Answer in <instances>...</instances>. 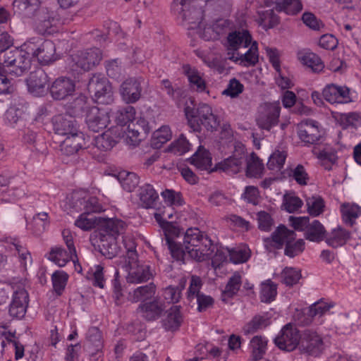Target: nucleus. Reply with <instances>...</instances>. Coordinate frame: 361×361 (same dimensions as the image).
I'll list each match as a JSON object with an SVG mask.
<instances>
[{
  "mask_svg": "<svg viewBox=\"0 0 361 361\" xmlns=\"http://www.w3.org/2000/svg\"><path fill=\"white\" fill-rule=\"evenodd\" d=\"M180 247L183 251V258L186 255L197 262H204L210 259L214 251L212 240L197 228L186 230Z\"/></svg>",
  "mask_w": 361,
  "mask_h": 361,
  "instance_id": "nucleus-1",
  "label": "nucleus"
},
{
  "mask_svg": "<svg viewBox=\"0 0 361 361\" xmlns=\"http://www.w3.org/2000/svg\"><path fill=\"white\" fill-rule=\"evenodd\" d=\"M192 0H174L171 9L178 18L183 21H188L189 29H197V33L206 41L218 39L217 34L214 31L212 25H207L202 28V18L203 11L201 8H191Z\"/></svg>",
  "mask_w": 361,
  "mask_h": 361,
  "instance_id": "nucleus-2",
  "label": "nucleus"
},
{
  "mask_svg": "<svg viewBox=\"0 0 361 361\" xmlns=\"http://www.w3.org/2000/svg\"><path fill=\"white\" fill-rule=\"evenodd\" d=\"M185 113L188 125L193 131H200L202 126L207 130L213 131L219 125L216 116L213 114L212 108L208 104H200L196 109L187 107Z\"/></svg>",
  "mask_w": 361,
  "mask_h": 361,
  "instance_id": "nucleus-3",
  "label": "nucleus"
},
{
  "mask_svg": "<svg viewBox=\"0 0 361 361\" xmlns=\"http://www.w3.org/2000/svg\"><path fill=\"white\" fill-rule=\"evenodd\" d=\"M23 47L28 55L37 58L42 65H49L57 59L55 44L50 40L31 38L24 43Z\"/></svg>",
  "mask_w": 361,
  "mask_h": 361,
  "instance_id": "nucleus-4",
  "label": "nucleus"
},
{
  "mask_svg": "<svg viewBox=\"0 0 361 361\" xmlns=\"http://www.w3.org/2000/svg\"><path fill=\"white\" fill-rule=\"evenodd\" d=\"M299 350L314 357L320 355L326 348L323 336L312 329H307L300 334Z\"/></svg>",
  "mask_w": 361,
  "mask_h": 361,
  "instance_id": "nucleus-5",
  "label": "nucleus"
},
{
  "mask_svg": "<svg viewBox=\"0 0 361 361\" xmlns=\"http://www.w3.org/2000/svg\"><path fill=\"white\" fill-rule=\"evenodd\" d=\"M130 259H126L123 268L128 273L126 280L130 283H140L149 280L152 276L150 266L138 259L137 256L132 254Z\"/></svg>",
  "mask_w": 361,
  "mask_h": 361,
  "instance_id": "nucleus-6",
  "label": "nucleus"
},
{
  "mask_svg": "<svg viewBox=\"0 0 361 361\" xmlns=\"http://www.w3.org/2000/svg\"><path fill=\"white\" fill-rule=\"evenodd\" d=\"M154 218L163 229L166 245L173 258L183 261V251L180 247V243L175 240L176 238L179 237L180 230L171 223L162 220L160 214L155 213Z\"/></svg>",
  "mask_w": 361,
  "mask_h": 361,
  "instance_id": "nucleus-7",
  "label": "nucleus"
},
{
  "mask_svg": "<svg viewBox=\"0 0 361 361\" xmlns=\"http://www.w3.org/2000/svg\"><path fill=\"white\" fill-rule=\"evenodd\" d=\"M87 89L98 103L110 104L113 102V91L109 81L102 74H94L90 79Z\"/></svg>",
  "mask_w": 361,
  "mask_h": 361,
  "instance_id": "nucleus-8",
  "label": "nucleus"
},
{
  "mask_svg": "<svg viewBox=\"0 0 361 361\" xmlns=\"http://www.w3.org/2000/svg\"><path fill=\"white\" fill-rule=\"evenodd\" d=\"M30 56L22 47V49H16L6 53L4 63L10 68V73L20 76L30 68Z\"/></svg>",
  "mask_w": 361,
  "mask_h": 361,
  "instance_id": "nucleus-9",
  "label": "nucleus"
},
{
  "mask_svg": "<svg viewBox=\"0 0 361 361\" xmlns=\"http://www.w3.org/2000/svg\"><path fill=\"white\" fill-rule=\"evenodd\" d=\"M280 111L279 102L261 104L256 118L257 126L262 129L270 130L278 124Z\"/></svg>",
  "mask_w": 361,
  "mask_h": 361,
  "instance_id": "nucleus-10",
  "label": "nucleus"
},
{
  "mask_svg": "<svg viewBox=\"0 0 361 361\" xmlns=\"http://www.w3.org/2000/svg\"><path fill=\"white\" fill-rule=\"evenodd\" d=\"M298 135L302 142L315 145L322 139L324 130L318 121L306 119L298 125Z\"/></svg>",
  "mask_w": 361,
  "mask_h": 361,
  "instance_id": "nucleus-11",
  "label": "nucleus"
},
{
  "mask_svg": "<svg viewBox=\"0 0 361 361\" xmlns=\"http://www.w3.org/2000/svg\"><path fill=\"white\" fill-rule=\"evenodd\" d=\"M74 71H87L99 64L102 60L101 51L97 48L81 51L71 56Z\"/></svg>",
  "mask_w": 361,
  "mask_h": 361,
  "instance_id": "nucleus-12",
  "label": "nucleus"
},
{
  "mask_svg": "<svg viewBox=\"0 0 361 361\" xmlns=\"http://www.w3.org/2000/svg\"><path fill=\"white\" fill-rule=\"evenodd\" d=\"M300 335L290 324H286L274 339L275 344L281 350L292 351L299 347Z\"/></svg>",
  "mask_w": 361,
  "mask_h": 361,
  "instance_id": "nucleus-13",
  "label": "nucleus"
},
{
  "mask_svg": "<svg viewBox=\"0 0 361 361\" xmlns=\"http://www.w3.org/2000/svg\"><path fill=\"white\" fill-rule=\"evenodd\" d=\"M83 195H85L83 192H76L71 196L72 207L75 211L83 209L87 213H97L104 210L96 197Z\"/></svg>",
  "mask_w": 361,
  "mask_h": 361,
  "instance_id": "nucleus-14",
  "label": "nucleus"
},
{
  "mask_svg": "<svg viewBox=\"0 0 361 361\" xmlns=\"http://www.w3.org/2000/svg\"><path fill=\"white\" fill-rule=\"evenodd\" d=\"M109 109L91 107L87 113L85 121L88 128L93 132L104 129L110 122Z\"/></svg>",
  "mask_w": 361,
  "mask_h": 361,
  "instance_id": "nucleus-15",
  "label": "nucleus"
},
{
  "mask_svg": "<svg viewBox=\"0 0 361 361\" xmlns=\"http://www.w3.org/2000/svg\"><path fill=\"white\" fill-rule=\"evenodd\" d=\"M29 303V295L23 287H18L13 292L12 300L9 305L8 313L16 319L24 317Z\"/></svg>",
  "mask_w": 361,
  "mask_h": 361,
  "instance_id": "nucleus-16",
  "label": "nucleus"
},
{
  "mask_svg": "<svg viewBox=\"0 0 361 361\" xmlns=\"http://www.w3.org/2000/svg\"><path fill=\"white\" fill-rule=\"evenodd\" d=\"M252 43V37L249 32L245 30H235L230 32L227 36L226 49L227 56L229 59V54H238L240 48H246Z\"/></svg>",
  "mask_w": 361,
  "mask_h": 361,
  "instance_id": "nucleus-17",
  "label": "nucleus"
},
{
  "mask_svg": "<svg viewBox=\"0 0 361 361\" xmlns=\"http://www.w3.org/2000/svg\"><path fill=\"white\" fill-rule=\"evenodd\" d=\"M142 81L141 78H130L121 85L119 92L125 103L133 104L140 99L142 92Z\"/></svg>",
  "mask_w": 361,
  "mask_h": 361,
  "instance_id": "nucleus-18",
  "label": "nucleus"
},
{
  "mask_svg": "<svg viewBox=\"0 0 361 361\" xmlns=\"http://www.w3.org/2000/svg\"><path fill=\"white\" fill-rule=\"evenodd\" d=\"M322 95L330 104H347L352 101L350 90L345 86L327 85L322 91Z\"/></svg>",
  "mask_w": 361,
  "mask_h": 361,
  "instance_id": "nucleus-19",
  "label": "nucleus"
},
{
  "mask_svg": "<svg viewBox=\"0 0 361 361\" xmlns=\"http://www.w3.org/2000/svg\"><path fill=\"white\" fill-rule=\"evenodd\" d=\"M166 305L160 296H157L153 300L140 304L138 307L139 312L149 321L159 319L165 312Z\"/></svg>",
  "mask_w": 361,
  "mask_h": 361,
  "instance_id": "nucleus-20",
  "label": "nucleus"
},
{
  "mask_svg": "<svg viewBox=\"0 0 361 361\" xmlns=\"http://www.w3.org/2000/svg\"><path fill=\"white\" fill-rule=\"evenodd\" d=\"M48 82V75L42 68L32 72L27 79L29 91L36 96L41 95L47 91Z\"/></svg>",
  "mask_w": 361,
  "mask_h": 361,
  "instance_id": "nucleus-21",
  "label": "nucleus"
},
{
  "mask_svg": "<svg viewBox=\"0 0 361 361\" xmlns=\"http://www.w3.org/2000/svg\"><path fill=\"white\" fill-rule=\"evenodd\" d=\"M54 130L60 135L68 136L78 132L75 119L70 115H57L53 118Z\"/></svg>",
  "mask_w": 361,
  "mask_h": 361,
  "instance_id": "nucleus-22",
  "label": "nucleus"
},
{
  "mask_svg": "<svg viewBox=\"0 0 361 361\" xmlns=\"http://www.w3.org/2000/svg\"><path fill=\"white\" fill-rule=\"evenodd\" d=\"M57 14L54 11H43L37 23V30L42 34H52L62 24Z\"/></svg>",
  "mask_w": 361,
  "mask_h": 361,
  "instance_id": "nucleus-23",
  "label": "nucleus"
},
{
  "mask_svg": "<svg viewBox=\"0 0 361 361\" xmlns=\"http://www.w3.org/2000/svg\"><path fill=\"white\" fill-rule=\"evenodd\" d=\"M75 91L74 82L68 78H59L51 85L50 92L55 99H63Z\"/></svg>",
  "mask_w": 361,
  "mask_h": 361,
  "instance_id": "nucleus-24",
  "label": "nucleus"
},
{
  "mask_svg": "<svg viewBox=\"0 0 361 361\" xmlns=\"http://www.w3.org/2000/svg\"><path fill=\"white\" fill-rule=\"evenodd\" d=\"M42 0H14L13 1V10L24 18H32L39 8Z\"/></svg>",
  "mask_w": 361,
  "mask_h": 361,
  "instance_id": "nucleus-25",
  "label": "nucleus"
},
{
  "mask_svg": "<svg viewBox=\"0 0 361 361\" xmlns=\"http://www.w3.org/2000/svg\"><path fill=\"white\" fill-rule=\"evenodd\" d=\"M249 49L244 54H229V60L239 62L245 66H255L259 59V53L257 42L254 41L250 44Z\"/></svg>",
  "mask_w": 361,
  "mask_h": 361,
  "instance_id": "nucleus-26",
  "label": "nucleus"
},
{
  "mask_svg": "<svg viewBox=\"0 0 361 361\" xmlns=\"http://www.w3.org/2000/svg\"><path fill=\"white\" fill-rule=\"evenodd\" d=\"M85 145L83 134L78 131L72 135L66 136L61 143V150L66 155H72L76 153Z\"/></svg>",
  "mask_w": 361,
  "mask_h": 361,
  "instance_id": "nucleus-27",
  "label": "nucleus"
},
{
  "mask_svg": "<svg viewBox=\"0 0 361 361\" xmlns=\"http://www.w3.org/2000/svg\"><path fill=\"white\" fill-rule=\"evenodd\" d=\"M75 258H77L76 251L72 252L69 250H66L61 246L51 248L48 256L49 260L61 267H64L71 260L75 263Z\"/></svg>",
  "mask_w": 361,
  "mask_h": 361,
  "instance_id": "nucleus-28",
  "label": "nucleus"
},
{
  "mask_svg": "<svg viewBox=\"0 0 361 361\" xmlns=\"http://www.w3.org/2000/svg\"><path fill=\"white\" fill-rule=\"evenodd\" d=\"M245 159L243 149L236 150L235 154L221 163V168L228 173H237L240 171Z\"/></svg>",
  "mask_w": 361,
  "mask_h": 361,
  "instance_id": "nucleus-29",
  "label": "nucleus"
},
{
  "mask_svg": "<svg viewBox=\"0 0 361 361\" xmlns=\"http://www.w3.org/2000/svg\"><path fill=\"white\" fill-rule=\"evenodd\" d=\"M137 195L140 206L146 209L153 208L159 199L158 193L150 184L140 187Z\"/></svg>",
  "mask_w": 361,
  "mask_h": 361,
  "instance_id": "nucleus-30",
  "label": "nucleus"
},
{
  "mask_svg": "<svg viewBox=\"0 0 361 361\" xmlns=\"http://www.w3.org/2000/svg\"><path fill=\"white\" fill-rule=\"evenodd\" d=\"M118 128L109 129L94 138L95 147L101 151H107L111 149L116 144V138L120 136V133L116 135Z\"/></svg>",
  "mask_w": 361,
  "mask_h": 361,
  "instance_id": "nucleus-31",
  "label": "nucleus"
},
{
  "mask_svg": "<svg viewBox=\"0 0 361 361\" xmlns=\"http://www.w3.org/2000/svg\"><path fill=\"white\" fill-rule=\"evenodd\" d=\"M312 152L317 159L324 162L326 170H331V165L337 161L336 151L329 145L326 144L321 149L314 148Z\"/></svg>",
  "mask_w": 361,
  "mask_h": 361,
  "instance_id": "nucleus-32",
  "label": "nucleus"
},
{
  "mask_svg": "<svg viewBox=\"0 0 361 361\" xmlns=\"http://www.w3.org/2000/svg\"><path fill=\"white\" fill-rule=\"evenodd\" d=\"M109 111L111 113L116 124L119 126H126L133 121L136 113L135 108L132 106H120Z\"/></svg>",
  "mask_w": 361,
  "mask_h": 361,
  "instance_id": "nucleus-33",
  "label": "nucleus"
},
{
  "mask_svg": "<svg viewBox=\"0 0 361 361\" xmlns=\"http://www.w3.org/2000/svg\"><path fill=\"white\" fill-rule=\"evenodd\" d=\"M163 326L168 331L177 330L183 322V316L180 312V305L172 306L169 311L166 318L163 320Z\"/></svg>",
  "mask_w": 361,
  "mask_h": 361,
  "instance_id": "nucleus-34",
  "label": "nucleus"
},
{
  "mask_svg": "<svg viewBox=\"0 0 361 361\" xmlns=\"http://www.w3.org/2000/svg\"><path fill=\"white\" fill-rule=\"evenodd\" d=\"M349 238L350 233L341 226L332 229L325 238L326 243L333 247L343 245Z\"/></svg>",
  "mask_w": 361,
  "mask_h": 361,
  "instance_id": "nucleus-35",
  "label": "nucleus"
},
{
  "mask_svg": "<svg viewBox=\"0 0 361 361\" xmlns=\"http://www.w3.org/2000/svg\"><path fill=\"white\" fill-rule=\"evenodd\" d=\"M271 239L276 248H281L286 245L290 240L295 239V233L293 231L288 229L285 226L281 225L277 227L271 235Z\"/></svg>",
  "mask_w": 361,
  "mask_h": 361,
  "instance_id": "nucleus-36",
  "label": "nucleus"
},
{
  "mask_svg": "<svg viewBox=\"0 0 361 361\" xmlns=\"http://www.w3.org/2000/svg\"><path fill=\"white\" fill-rule=\"evenodd\" d=\"M298 59L305 66L310 68L315 73L321 72L324 65L321 59L310 51H301L298 54Z\"/></svg>",
  "mask_w": 361,
  "mask_h": 361,
  "instance_id": "nucleus-37",
  "label": "nucleus"
},
{
  "mask_svg": "<svg viewBox=\"0 0 361 361\" xmlns=\"http://www.w3.org/2000/svg\"><path fill=\"white\" fill-rule=\"evenodd\" d=\"M183 72L188 77L190 85L192 89L199 92L205 90L206 85L201 73L195 68L188 65L183 67Z\"/></svg>",
  "mask_w": 361,
  "mask_h": 361,
  "instance_id": "nucleus-38",
  "label": "nucleus"
},
{
  "mask_svg": "<svg viewBox=\"0 0 361 361\" xmlns=\"http://www.w3.org/2000/svg\"><path fill=\"white\" fill-rule=\"evenodd\" d=\"M341 212L343 222L353 226L356 219L361 215V207L354 203H343L341 206Z\"/></svg>",
  "mask_w": 361,
  "mask_h": 361,
  "instance_id": "nucleus-39",
  "label": "nucleus"
},
{
  "mask_svg": "<svg viewBox=\"0 0 361 361\" xmlns=\"http://www.w3.org/2000/svg\"><path fill=\"white\" fill-rule=\"evenodd\" d=\"M190 162L200 170H209L212 166V157L209 151L200 147L191 157Z\"/></svg>",
  "mask_w": 361,
  "mask_h": 361,
  "instance_id": "nucleus-40",
  "label": "nucleus"
},
{
  "mask_svg": "<svg viewBox=\"0 0 361 361\" xmlns=\"http://www.w3.org/2000/svg\"><path fill=\"white\" fill-rule=\"evenodd\" d=\"M123 190L127 192L133 191L139 184V177L133 172L121 171L115 175Z\"/></svg>",
  "mask_w": 361,
  "mask_h": 361,
  "instance_id": "nucleus-41",
  "label": "nucleus"
},
{
  "mask_svg": "<svg viewBox=\"0 0 361 361\" xmlns=\"http://www.w3.org/2000/svg\"><path fill=\"white\" fill-rule=\"evenodd\" d=\"M156 292V286L150 283L145 286L135 288L133 293H130V300L133 302L144 301L151 298Z\"/></svg>",
  "mask_w": 361,
  "mask_h": 361,
  "instance_id": "nucleus-42",
  "label": "nucleus"
},
{
  "mask_svg": "<svg viewBox=\"0 0 361 361\" xmlns=\"http://www.w3.org/2000/svg\"><path fill=\"white\" fill-rule=\"evenodd\" d=\"M325 233L326 231L323 225L319 221L314 220L309 224L305 236L310 241L319 242L326 238Z\"/></svg>",
  "mask_w": 361,
  "mask_h": 361,
  "instance_id": "nucleus-43",
  "label": "nucleus"
},
{
  "mask_svg": "<svg viewBox=\"0 0 361 361\" xmlns=\"http://www.w3.org/2000/svg\"><path fill=\"white\" fill-rule=\"evenodd\" d=\"M269 324V319L267 316L256 315L245 325L243 331L245 334H254L259 330L266 328Z\"/></svg>",
  "mask_w": 361,
  "mask_h": 361,
  "instance_id": "nucleus-44",
  "label": "nucleus"
},
{
  "mask_svg": "<svg viewBox=\"0 0 361 361\" xmlns=\"http://www.w3.org/2000/svg\"><path fill=\"white\" fill-rule=\"evenodd\" d=\"M104 238L100 247L102 255L111 259L120 254L121 248L117 245L116 238L112 236H104Z\"/></svg>",
  "mask_w": 361,
  "mask_h": 361,
  "instance_id": "nucleus-45",
  "label": "nucleus"
},
{
  "mask_svg": "<svg viewBox=\"0 0 361 361\" xmlns=\"http://www.w3.org/2000/svg\"><path fill=\"white\" fill-rule=\"evenodd\" d=\"M264 165L259 157L252 153L250 158L247 161V175L250 177H259L262 174Z\"/></svg>",
  "mask_w": 361,
  "mask_h": 361,
  "instance_id": "nucleus-46",
  "label": "nucleus"
},
{
  "mask_svg": "<svg viewBox=\"0 0 361 361\" xmlns=\"http://www.w3.org/2000/svg\"><path fill=\"white\" fill-rule=\"evenodd\" d=\"M172 137L171 130L168 126H163L154 132L152 144L155 148L161 146L171 140Z\"/></svg>",
  "mask_w": 361,
  "mask_h": 361,
  "instance_id": "nucleus-47",
  "label": "nucleus"
},
{
  "mask_svg": "<svg viewBox=\"0 0 361 361\" xmlns=\"http://www.w3.org/2000/svg\"><path fill=\"white\" fill-rule=\"evenodd\" d=\"M230 260L234 264L243 263L247 261L250 257V250L245 246H240L233 249L227 250Z\"/></svg>",
  "mask_w": 361,
  "mask_h": 361,
  "instance_id": "nucleus-48",
  "label": "nucleus"
},
{
  "mask_svg": "<svg viewBox=\"0 0 361 361\" xmlns=\"http://www.w3.org/2000/svg\"><path fill=\"white\" fill-rule=\"evenodd\" d=\"M242 278L241 275L238 272H235L229 279L228 283L226 284L224 290L222 293L224 300H226V297L232 298L235 295L240 289L241 285Z\"/></svg>",
  "mask_w": 361,
  "mask_h": 361,
  "instance_id": "nucleus-49",
  "label": "nucleus"
},
{
  "mask_svg": "<svg viewBox=\"0 0 361 361\" xmlns=\"http://www.w3.org/2000/svg\"><path fill=\"white\" fill-rule=\"evenodd\" d=\"M277 294L276 285L270 280L261 284L260 299L263 302H271Z\"/></svg>",
  "mask_w": 361,
  "mask_h": 361,
  "instance_id": "nucleus-50",
  "label": "nucleus"
},
{
  "mask_svg": "<svg viewBox=\"0 0 361 361\" xmlns=\"http://www.w3.org/2000/svg\"><path fill=\"white\" fill-rule=\"evenodd\" d=\"M49 221L48 214L47 212H40L34 216L31 226L36 235H40L49 226Z\"/></svg>",
  "mask_w": 361,
  "mask_h": 361,
  "instance_id": "nucleus-51",
  "label": "nucleus"
},
{
  "mask_svg": "<svg viewBox=\"0 0 361 361\" xmlns=\"http://www.w3.org/2000/svg\"><path fill=\"white\" fill-rule=\"evenodd\" d=\"M302 201L294 193H287L283 195L282 207L289 213L298 211L302 207Z\"/></svg>",
  "mask_w": 361,
  "mask_h": 361,
  "instance_id": "nucleus-52",
  "label": "nucleus"
},
{
  "mask_svg": "<svg viewBox=\"0 0 361 361\" xmlns=\"http://www.w3.org/2000/svg\"><path fill=\"white\" fill-rule=\"evenodd\" d=\"M160 297L166 305V304L177 303L181 298V289L169 286L162 290V295Z\"/></svg>",
  "mask_w": 361,
  "mask_h": 361,
  "instance_id": "nucleus-53",
  "label": "nucleus"
},
{
  "mask_svg": "<svg viewBox=\"0 0 361 361\" xmlns=\"http://www.w3.org/2000/svg\"><path fill=\"white\" fill-rule=\"evenodd\" d=\"M267 341L262 336H255L250 341L252 354L255 360L261 359L265 353Z\"/></svg>",
  "mask_w": 361,
  "mask_h": 361,
  "instance_id": "nucleus-54",
  "label": "nucleus"
},
{
  "mask_svg": "<svg viewBox=\"0 0 361 361\" xmlns=\"http://www.w3.org/2000/svg\"><path fill=\"white\" fill-rule=\"evenodd\" d=\"M68 275L63 271H56L51 276V281L54 291L58 294L61 295L64 290Z\"/></svg>",
  "mask_w": 361,
  "mask_h": 361,
  "instance_id": "nucleus-55",
  "label": "nucleus"
},
{
  "mask_svg": "<svg viewBox=\"0 0 361 361\" xmlns=\"http://www.w3.org/2000/svg\"><path fill=\"white\" fill-rule=\"evenodd\" d=\"M278 23V17L273 10L269 9L259 13V23L264 29L271 28Z\"/></svg>",
  "mask_w": 361,
  "mask_h": 361,
  "instance_id": "nucleus-56",
  "label": "nucleus"
},
{
  "mask_svg": "<svg viewBox=\"0 0 361 361\" xmlns=\"http://www.w3.org/2000/svg\"><path fill=\"white\" fill-rule=\"evenodd\" d=\"M307 211L310 215L317 216L324 211V203L320 197L312 196L306 200Z\"/></svg>",
  "mask_w": 361,
  "mask_h": 361,
  "instance_id": "nucleus-57",
  "label": "nucleus"
},
{
  "mask_svg": "<svg viewBox=\"0 0 361 361\" xmlns=\"http://www.w3.org/2000/svg\"><path fill=\"white\" fill-rule=\"evenodd\" d=\"M286 157V152L276 150L270 156L267 162V167L270 170H280L285 163Z\"/></svg>",
  "mask_w": 361,
  "mask_h": 361,
  "instance_id": "nucleus-58",
  "label": "nucleus"
},
{
  "mask_svg": "<svg viewBox=\"0 0 361 361\" xmlns=\"http://www.w3.org/2000/svg\"><path fill=\"white\" fill-rule=\"evenodd\" d=\"M104 227L108 235L114 237L115 235L122 233L125 228V223L119 219H108L104 222Z\"/></svg>",
  "mask_w": 361,
  "mask_h": 361,
  "instance_id": "nucleus-59",
  "label": "nucleus"
},
{
  "mask_svg": "<svg viewBox=\"0 0 361 361\" xmlns=\"http://www.w3.org/2000/svg\"><path fill=\"white\" fill-rule=\"evenodd\" d=\"M278 6L281 11L289 15H295L302 8V5L300 0H281Z\"/></svg>",
  "mask_w": 361,
  "mask_h": 361,
  "instance_id": "nucleus-60",
  "label": "nucleus"
},
{
  "mask_svg": "<svg viewBox=\"0 0 361 361\" xmlns=\"http://www.w3.org/2000/svg\"><path fill=\"white\" fill-rule=\"evenodd\" d=\"M300 277V271L295 268L286 267L281 272L282 281L287 286L296 284Z\"/></svg>",
  "mask_w": 361,
  "mask_h": 361,
  "instance_id": "nucleus-61",
  "label": "nucleus"
},
{
  "mask_svg": "<svg viewBox=\"0 0 361 361\" xmlns=\"http://www.w3.org/2000/svg\"><path fill=\"white\" fill-rule=\"evenodd\" d=\"M146 135L136 126L129 125L126 133V142L131 145H137Z\"/></svg>",
  "mask_w": 361,
  "mask_h": 361,
  "instance_id": "nucleus-62",
  "label": "nucleus"
},
{
  "mask_svg": "<svg viewBox=\"0 0 361 361\" xmlns=\"http://www.w3.org/2000/svg\"><path fill=\"white\" fill-rule=\"evenodd\" d=\"M304 245L305 242L302 239L298 240H290L286 245L285 255L289 257H294L303 251Z\"/></svg>",
  "mask_w": 361,
  "mask_h": 361,
  "instance_id": "nucleus-63",
  "label": "nucleus"
},
{
  "mask_svg": "<svg viewBox=\"0 0 361 361\" xmlns=\"http://www.w3.org/2000/svg\"><path fill=\"white\" fill-rule=\"evenodd\" d=\"M341 122L345 128L349 126H353L355 128L361 126V114L357 112H350L341 114Z\"/></svg>",
  "mask_w": 361,
  "mask_h": 361,
  "instance_id": "nucleus-64",
  "label": "nucleus"
}]
</instances>
